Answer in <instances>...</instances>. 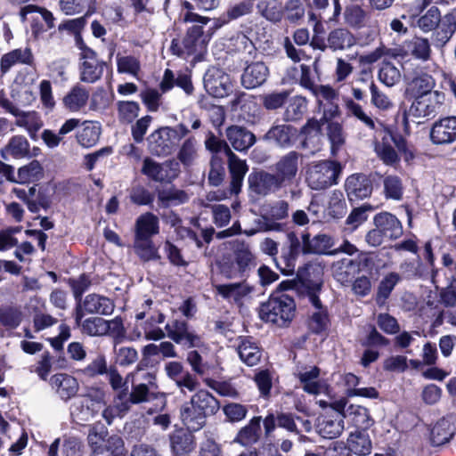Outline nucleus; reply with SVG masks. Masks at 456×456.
I'll list each match as a JSON object with an SVG mask.
<instances>
[{
    "label": "nucleus",
    "mask_w": 456,
    "mask_h": 456,
    "mask_svg": "<svg viewBox=\"0 0 456 456\" xmlns=\"http://www.w3.org/2000/svg\"><path fill=\"white\" fill-rule=\"evenodd\" d=\"M379 79L387 86H393L401 80V72L389 61L382 62L379 71Z\"/></svg>",
    "instance_id": "nucleus-58"
},
{
    "label": "nucleus",
    "mask_w": 456,
    "mask_h": 456,
    "mask_svg": "<svg viewBox=\"0 0 456 456\" xmlns=\"http://www.w3.org/2000/svg\"><path fill=\"white\" fill-rule=\"evenodd\" d=\"M80 124L77 118H69L61 126L58 133H54L50 129H45L42 133V140L49 148L57 147L65 136L74 131Z\"/></svg>",
    "instance_id": "nucleus-30"
},
{
    "label": "nucleus",
    "mask_w": 456,
    "mask_h": 456,
    "mask_svg": "<svg viewBox=\"0 0 456 456\" xmlns=\"http://www.w3.org/2000/svg\"><path fill=\"white\" fill-rule=\"evenodd\" d=\"M134 249L144 261L160 258L151 239H134Z\"/></svg>",
    "instance_id": "nucleus-61"
},
{
    "label": "nucleus",
    "mask_w": 456,
    "mask_h": 456,
    "mask_svg": "<svg viewBox=\"0 0 456 456\" xmlns=\"http://www.w3.org/2000/svg\"><path fill=\"white\" fill-rule=\"evenodd\" d=\"M159 218L151 212L140 216L135 222V239H151L159 233Z\"/></svg>",
    "instance_id": "nucleus-31"
},
{
    "label": "nucleus",
    "mask_w": 456,
    "mask_h": 456,
    "mask_svg": "<svg viewBox=\"0 0 456 456\" xmlns=\"http://www.w3.org/2000/svg\"><path fill=\"white\" fill-rule=\"evenodd\" d=\"M225 136L235 151H243L256 142L255 134L244 126L232 125L226 128Z\"/></svg>",
    "instance_id": "nucleus-15"
},
{
    "label": "nucleus",
    "mask_w": 456,
    "mask_h": 456,
    "mask_svg": "<svg viewBox=\"0 0 456 456\" xmlns=\"http://www.w3.org/2000/svg\"><path fill=\"white\" fill-rule=\"evenodd\" d=\"M301 158V153L291 151L275 163V175L283 187L290 185L296 179Z\"/></svg>",
    "instance_id": "nucleus-9"
},
{
    "label": "nucleus",
    "mask_w": 456,
    "mask_h": 456,
    "mask_svg": "<svg viewBox=\"0 0 456 456\" xmlns=\"http://www.w3.org/2000/svg\"><path fill=\"white\" fill-rule=\"evenodd\" d=\"M183 20L185 22H196L198 24L187 29L181 43L178 39H173L170 51L173 54L181 58H187L189 56L198 58L201 56L207 49L208 37L204 34L202 25L207 24L209 21V18L188 12L184 15Z\"/></svg>",
    "instance_id": "nucleus-1"
},
{
    "label": "nucleus",
    "mask_w": 456,
    "mask_h": 456,
    "mask_svg": "<svg viewBox=\"0 0 456 456\" xmlns=\"http://www.w3.org/2000/svg\"><path fill=\"white\" fill-rule=\"evenodd\" d=\"M297 130L291 125L274 124L265 134L263 139L277 147L286 149L291 147L297 139Z\"/></svg>",
    "instance_id": "nucleus-11"
},
{
    "label": "nucleus",
    "mask_w": 456,
    "mask_h": 456,
    "mask_svg": "<svg viewBox=\"0 0 456 456\" xmlns=\"http://www.w3.org/2000/svg\"><path fill=\"white\" fill-rule=\"evenodd\" d=\"M326 134L330 144V154L336 157L346 142V134L343 126L337 122H329L326 127Z\"/></svg>",
    "instance_id": "nucleus-35"
},
{
    "label": "nucleus",
    "mask_w": 456,
    "mask_h": 456,
    "mask_svg": "<svg viewBox=\"0 0 456 456\" xmlns=\"http://www.w3.org/2000/svg\"><path fill=\"white\" fill-rule=\"evenodd\" d=\"M435 144H447L456 140V117H447L436 121L430 131Z\"/></svg>",
    "instance_id": "nucleus-13"
},
{
    "label": "nucleus",
    "mask_w": 456,
    "mask_h": 456,
    "mask_svg": "<svg viewBox=\"0 0 456 456\" xmlns=\"http://www.w3.org/2000/svg\"><path fill=\"white\" fill-rule=\"evenodd\" d=\"M346 191L350 200L364 199L372 191L370 180L364 175H352L346 181Z\"/></svg>",
    "instance_id": "nucleus-23"
},
{
    "label": "nucleus",
    "mask_w": 456,
    "mask_h": 456,
    "mask_svg": "<svg viewBox=\"0 0 456 456\" xmlns=\"http://www.w3.org/2000/svg\"><path fill=\"white\" fill-rule=\"evenodd\" d=\"M400 279L398 273H390L381 280L376 297L377 304L383 305L385 303Z\"/></svg>",
    "instance_id": "nucleus-56"
},
{
    "label": "nucleus",
    "mask_w": 456,
    "mask_h": 456,
    "mask_svg": "<svg viewBox=\"0 0 456 456\" xmlns=\"http://www.w3.org/2000/svg\"><path fill=\"white\" fill-rule=\"evenodd\" d=\"M100 127L92 122H86L85 126L77 134V140L83 147L94 146L100 138Z\"/></svg>",
    "instance_id": "nucleus-54"
},
{
    "label": "nucleus",
    "mask_w": 456,
    "mask_h": 456,
    "mask_svg": "<svg viewBox=\"0 0 456 456\" xmlns=\"http://www.w3.org/2000/svg\"><path fill=\"white\" fill-rule=\"evenodd\" d=\"M198 158V144L194 137L187 138L180 147L177 159L184 167H191Z\"/></svg>",
    "instance_id": "nucleus-48"
},
{
    "label": "nucleus",
    "mask_w": 456,
    "mask_h": 456,
    "mask_svg": "<svg viewBox=\"0 0 456 456\" xmlns=\"http://www.w3.org/2000/svg\"><path fill=\"white\" fill-rule=\"evenodd\" d=\"M440 12L437 7H431L424 15L418 20V26L425 32L435 29L442 21Z\"/></svg>",
    "instance_id": "nucleus-62"
},
{
    "label": "nucleus",
    "mask_w": 456,
    "mask_h": 456,
    "mask_svg": "<svg viewBox=\"0 0 456 456\" xmlns=\"http://www.w3.org/2000/svg\"><path fill=\"white\" fill-rule=\"evenodd\" d=\"M227 159L231 175L230 191L231 193L238 194L248 167L246 161L240 159L233 151L229 153Z\"/></svg>",
    "instance_id": "nucleus-20"
},
{
    "label": "nucleus",
    "mask_w": 456,
    "mask_h": 456,
    "mask_svg": "<svg viewBox=\"0 0 456 456\" xmlns=\"http://www.w3.org/2000/svg\"><path fill=\"white\" fill-rule=\"evenodd\" d=\"M328 122V111L325 110L320 119L310 118L301 127V134L304 136L303 145L305 147H318L322 142V126Z\"/></svg>",
    "instance_id": "nucleus-16"
},
{
    "label": "nucleus",
    "mask_w": 456,
    "mask_h": 456,
    "mask_svg": "<svg viewBox=\"0 0 456 456\" xmlns=\"http://www.w3.org/2000/svg\"><path fill=\"white\" fill-rule=\"evenodd\" d=\"M89 92L80 86H75L64 97L63 104L70 111H78L86 105Z\"/></svg>",
    "instance_id": "nucleus-36"
},
{
    "label": "nucleus",
    "mask_w": 456,
    "mask_h": 456,
    "mask_svg": "<svg viewBox=\"0 0 456 456\" xmlns=\"http://www.w3.org/2000/svg\"><path fill=\"white\" fill-rule=\"evenodd\" d=\"M172 452H191L195 448V438L191 432L176 431L170 436Z\"/></svg>",
    "instance_id": "nucleus-42"
},
{
    "label": "nucleus",
    "mask_w": 456,
    "mask_h": 456,
    "mask_svg": "<svg viewBox=\"0 0 456 456\" xmlns=\"http://www.w3.org/2000/svg\"><path fill=\"white\" fill-rule=\"evenodd\" d=\"M52 385L56 388L58 395L63 400L75 396L79 386L77 380L66 373L55 374L51 379Z\"/></svg>",
    "instance_id": "nucleus-29"
},
{
    "label": "nucleus",
    "mask_w": 456,
    "mask_h": 456,
    "mask_svg": "<svg viewBox=\"0 0 456 456\" xmlns=\"http://www.w3.org/2000/svg\"><path fill=\"white\" fill-rule=\"evenodd\" d=\"M154 379L155 377L152 374L147 373L146 379L148 380L149 384H134L132 386L131 392L129 395H127L130 402H132L134 404H140L149 402L151 397L150 386L153 385L151 380Z\"/></svg>",
    "instance_id": "nucleus-51"
},
{
    "label": "nucleus",
    "mask_w": 456,
    "mask_h": 456,
    "mask_svg": "<svg viewBox=\"0 0 456 456\" xmlns=\"http://www.w3.org/2000/svg\"><path fill=\"white\" fill-rule=\"evenodd\" d=\"M456 427L452 417L442 418L431 429L430 440L436 446L448 443L455 434Z\"/></svg>",
    "instance_id": "nucleus-25"
},
{
    "label": "nucleus",
    "mask_w": 456,
    "mask_h": 456,
    "mask_svg": "<svg viewBox=\"0 0 456 456\" xmlns=\"http://www.w3.org/2000/svg\"><path fill=\"white\" fill-rule=\"evenodd\" d=\"M5 111L16 118L15 125L24 127L31 136L41 128L43 123L35 111H23L15 106L12 102H5Z\"/></svg>",
    "instance_id": "nucleus-12"
},
{
    "label": "nucleus",
    "mask_w": 456,
    "mask_h": 456,
    "mask_svg": "<svg viewBox=\"0 0 456 456\" xmlns=\"http://www.w3.org/2000/svg\"><path fill=\"white\" fill-rule=\"evenodd\" d=\"M83 305L89 314L108 315L111 314L114 310L113 302L110 298L98 294L87 295Z\"/></svg>",
    "instance_id": "nucleus-33"
},
{
    "label": "nucleus",
    "mask_w": 456,
    "mask_h": 456,
    "mask_svg": "<svg viewBox=\"0 0 456 456\" xmlns=\"http://www.w3.org/2000/svg\"><path fill=\"white\" fill-rule=\"evenodd\" d=\"M238 354L241 361L248 366L257 364L262 356L258 346L247 338L240 340L238 346Z\"/></svg>",
    "instance_id": "nucleus-39"
},
{
    "label": "nucleus",
    "mask_w": 456,
    "mask_h": 456,
    "mask_svg": "<svg viewBox=\"0 0 456 456\" xmlns=\"http://www.w3.org/2000/svg\"><path fill=\"white\" fill-rule=\"evenodd\" d=\"M256 9L262 17L273 23L280 22L283 16L282 6L275 0H260Z\"/></svg>",
    "instance_id": "nucleus-45"
},
{
    "label": "nucleus",
    "mask_w": 456,
    "mask_h": 456,
    "mask_svg": "<svg viewBox=\"0 0 456 456\" xmlns=\"http://www.w3.org/2000/svg\"><path fill=\"white\" fill-rule=\"evenodd\" d=\"M320 271L313 265H305L297 271V279L302 287L306 290L309 301L315 307L309 321V329L316 334L325 330L329 324V317L326 309L322 308L317 292L321 290L322 281L317 278Z\"/></svg>",
    "instance_id": "nucleus-3"
},
{
    "label": "nucleus",
    "mask_w": 456,
    "mask_h": 456,
    "mask_svg": "<svg viewBox=\"0 0 456 456\" xmlns=\"http://www.w3.org/2000/svg\"><path fill=\"white\" fill-rule=\"evenodd\" d=\"M165 330L170 339L186 348L200 347L203 345L201 338L191 330L184 321L175 320L167 324Z\"/></svg>",
    "instance_id": "nucleus-8"
},
{
    "label": "nucleus",
    "mask_w": 456,
    "mask_h": 456,
    "mask_svg": "<svg viewBox=\"0 0 456 456\" xmlns=\"http://www.w3.org/2000/svg\"><path fill=\"white\" fill-rule=\"evenodd\" d=\"M344 415L335 413L323 415L318 419L317 431L327 439H333L341 435L344 430Z\"/></svg>",
    "instance_id": "nucleus-21"
},
{
    "label": "nucleus",
    "mask_w": 456,
    "mask_h": 456,
    "mask_svg": "<svg viewBox=\"0 0 456 456\" xmlns=\"http://www.w3.org/2000/svg\"><path fill=\"white\" fill-rule=\"evenodd\" d=\"M260 422V417H254L248 425L240 430L234 442L245 446L256 443L258 439Z\"/></svg>",
    "instance_id": "nucleus-46"
},
{
    "label": "nucleus",
    "mask_w": 456,
    "mask_h": 456,
    "mask_svg": "<svg viewBox=\"0 0 456 456\" xmlns=\"http://www.w3.org/2000/svg\"><path fill=\"white\" fill-rule=\"evenodd\" d=\"M367 17V12L358 4L347 6L344 12L345 22L353 28L364 27Z\"/></svg>",
    "instance_id": "nucleus-52"
},
{
    "label": "nucleus",
    "mask_w": 456,
    "mask_h": 456,
    "mask_svg": "<svg viewBox=\"0 0 456 456\" xmlns=\"http://www.w3.org/2000/svg\"><path fill=\"white\" fill-rule=\"evenodd\" d=\"M105 62L93 61L90 62H82L80 67V79L86 83H94L102 75Z\"/></svg>",
    "instance_id": "nucleus-53"
},
{
    "label": "nucleus",
    "mask_w": 456,
    "mask_h": 456,
    "mask_svg": "<svg viewBox=\"0 0 456 456\" xmlns=\"http://www.w3.org/2000/svg\"><path fill=\"white\" fill-rule=\"evenodd\" d=\"M107 371L108 366L106 358L104 355L100 354L85 368L77 370V373L85 378L94 379L99 375L106 374Z\"/></svg>",
    "instance_id": "nucleus-55"
},
{
    "label": "nucleus",
    "mask_w": 456,
    "mask_h": 456,
    "mask_svg": "<svg viewBox=\"0 0 456 456\" xmlns=\"http://www.w3.org/2000/svg\"><path fill=\"white\" fill-rule=\"evenodd\" d=\"M444 101V94L438 91L415 95L411 106L409 109V116L422 118L435 117Z\"/></svg>",
    "instance_id": "nucleus-6"
},
{
    "label": "nucleus",
    "mask_w": 456,
    "mask_h": 456,
    "mask_svg": "<svg viewBox=\"0 0 456 456\" xmlns=\"http://www.w3.org/2000/svg\"><path fill=\"white\" fill-rule=\"evenodd\" d=\"M400 270L405 279H424L428 277V271L421 261L416 264L412 262H403L400 265Z\"/></svg>",
    "instance_id": "nucleus-60"
},
{
    "label": "nucleus",
    "mask_w": 456,
    "mask_h": 456,
    "mask_svg": "<svg viewBox=\"0 0 456 456\" xmlns=\"http://www.w3.org/2000/svg\"><path fill=\"white\" fill-rule=\"evenodd\" d=\"M268 74L269 69L264 62H252L244 69L241 84L248 89L256 88L266 81Z\"/></svg>",
    "instance_id": "nucleus-18"
},
{
    "label": "nucleus",
    "mask_w": 456,
    "mask_h": 456,
    "mask_svg": "<svg viewBox=\"0 0 456 456\" xmlns=\"http://www.w3.org/2000/svg\"><path fill=\"white\" fill-rule=\"evenodd\" d=\"M220 409V403L208 391H197L191 400L180 410L181 419L190 431H198L206 424L208 416L215 415Z\"/></svg>",
    "instance_id": "nucleus-2"
},
{
    "label": "nucleus",
    "mask_w": 456,
    "mask_h": 456,
    "mask_svg": "<svg viewBox=\"0 0 456 456\" xmlns=\"http://www.w3.org/2000/svg\"><path fill=\"white\" fill-rule=\"evenodd\" d=\"M356 45L354 35L346 28H336L327 37V46L332 52H343Z\"/></svg>",
    "instance_id": "nucleus-22"
},
{
    "label": "nucleus",
    "mask_w": 456,
    "mask_h": 456,
    "mask_svg": "<svg viewBox=\"0 0 456 456\" xmlns=\"http://www.w3.org/2000/svg\"><path fill=\"white\" fill-rule=\"evenodd\" d=\"M206 90L216 98H223L229 94L232 89V85L230 77L221 72L216 75H209L205 78Z\"/></svg>",
    "instance_id": "nucleus-26"
},
{
    "label": "nucleus",
    "mask_w": 456,
    "mask_h": 456,
    "mask_svg": "<svg viewBox=\"0 0 456 456\" xmlns=\"http://www.w3.org/2000/svg\"><path fill=\"white\" fill-rule=\"evenodd\" d=\"M288 91L271 92L260 95V101L264 108L268 110H277L284 105L289 98Z\"/></svg>",
    "instance_id": "nucleus-59"
},
{
    "label": "nucleus",
    "mask_w": 456,
    "mask_h": 456,
    "mask_svg": "<svg viewBox=\"0 0 456 456\" xmlns=\"http://www.w3.org/2000/svg\"><path fill=\"white\" fill-rule=\"evenodd\" d=\"M334 278L341 284L349 283L360 271L358 261L343 258L333 263L331 266Z\"/></svg>",
    "instance_id": "nucleus-28"
},
{
    "label": "nucleus",
    "mask_w": 456,
    "mask_h": 456,
    "mask_svg": "<svg viewBox=\"0 0 456 456\" xmlns=\"http://www.w3.org/2000/svg\"><path fill=\"white\" fill-rule=\"evenodd\" d=\"M215 289L223 298L232 300L235 304L241 305L242 299L248 297L254 291V287L246 281H242L215 285Z\"/></svg>",
    "instance_id": "nucleus-17"
},
{
    "label": "nucleus",
    "mask_w": 456,
    "mask_h": 456,
    "mask_svg": "<svg viewBox=\"0 0 456 456\" xmlns=\"http://www.w3.org/2000/svg\"><path fill=\"white\" fill-rule=\"evenodd\" d=\"M254 9V3L250 0H242L231 6L226 13L221 18L223 24L240 17L250 14Z\"/></svg>",
    "instance_id": "nucleus-57"
},
{
    "label": "nucleus",
    "mask_w": 456,
    "mask_h": 456,
    "mask_svg": "<svg viewBox=\"0 0 456 456\" xmlns=\"http://www.w3.org/2000/svg\"><path fill=\"white\" fill-rule=\"evenodd\" d=\"M435 29L433 42L437 47H444L456 31V12L444 15Z\"/></svg>",
    "instance_id": "nucleus-27"
},
{
    "label": "nucleus",
    "mask_w": 456,
    "mask_h": 456,
    "mask_svg": "<svg viewBox=\"0 0 456 456\" xmlns=\"http://www.w3.org/2000/svg\"><path fill=\"white\" fill-rule=\"evenodd\" d=\"M82 314L77 313L76 322L81 326L83 333L89 336H103L106 335V320L101 317H90L81 322Z\"/></svg>",
    "instance_id": "nucleus-43"
},
{
    "label": "nucleus",
    "mask_w": 456,
    "mask_h": 456,
    "mask_svg": "<svg viewBox=\"0 0 456 456\" xmlns=\"http://www.w3.org/2000/svg\"><path fill=\"white\" fill-rule=\"evenodd\" d=\"M176 135L177 131L168 126L156 130L149 138L151 151L158 156L168 155L174 146L172 138Z\"/></svg>",
    "instance_id": "nucleus-14"
},
{
    "label": "nucleus",
    "mask_w": 456,
    "mask_h": 456,
    "mask_svg": "<svg viewBox=\"0 0 456 456\" xmlns=\"http://www.w3.org/2000/svg\"><path fill=\"white\" fill-rule=\"evenodd\" d=\"M319 375L320 369L316 366L305 368L304 370L298 372V379L305 392L314 395L321 392L322 386L318 380Z\"/></svg>",
    "instance_id": "nucleus-41"
},
{
    "label": "nucleus",
    "mask_w": 456,
    "mask_h": 456,
    "mask_svg": "<svg viewBox=\"0 0 456 456\" xmlns=\"http://www.w3.org/2000/svg\"><path fill=\"white\" fill-rule=\"evenodd\" d=\"M286 238V243L283 245L281 251V263L276 261V265L281 272L290 273L293 272L296 260L302 251L303 244L301 245V241L293 232H288Z\"/></svg>",
    "instance_id": "nucleus-10"
},
{
    "label": "nucleus",
    "mask_w": 456,
    "mask_h": 456,
    "mask_svg": "<svg viewBox=\"0 0 456 456\" xmlns=\"http://www.w3.org/2000/svg\"><path fill=\"white\" fill-rule=\"evenodd\" d=\"M374 224L388 240H395L403 233V227L398 218L387 212L379 213L374 217Z\"/></svg>",
    "instance_id": "nucleus-24"
},
{
    "label": "nucleus",
    "mask_w": 456,
    "mask_h": 456,
    "mask_svg": "<svg viewBox=\"0 0 456 456\" xmlns=\"http://www.w3.org/2000/svg\"><path fill=\"white\" fill-rule=\"evenodd\" d=\"M406 52L421 61L430 58L431 49L428 39L414 37L405 44Z\"/></svg>",
    "instance_id": "nucleus-49"
},
{
    "label": "nucleus",
    "mask_w": 456,
    "mask_h": 456,
    "mask_svg": "<svg viewBox=\"0 0 456 456\" xmlns=\"http://www.w3.org/2000/svg\"><path fill=\"white\" fill-rule=\"evenodd\" d=\"M248 182L250 192L259 197L275 193L283 188L275 174L263 169L250 173Z\"/></svg>",
    "instance_id": "nucleus-7"
},
{
    "label": "nucleus",
    "mask_w": 456,
    "mask_h": 456,
    "mask_svg": "<svg viewBox=\"0 0 456 456\" xmlns=\"http://www.w3.org/2000/svg\"><path fill=\"white\" fill-rule=\"evenodd\" d=\"M305 254H330L333 246L332 238L325 233H320L311 238L310 233L304 232L301 236Z\"/></svg>",
    "instance_id": "nucleus-19"
},
{
    "label": "nucleus",
    "mask_w": 456,
    "mask_h": 456,
    "mask_svg": "<svg viewBox=\"0 0 456 456\" xmlns=\"http://www.w3.org/2000/svg\"><path fill=\"white\" fill-rule=\"evenodd\" d=\"M33 61V55L30 49H16L4 55L1 59V71L6 73L16 63L30 65Z\"/></svg>",
    "instance_id": "nucleus-38"
},
{
    "label": "nucleus",
    "mask_w": 456,
    "mask_h": 456,
    "mask_svg": "<svg viewBox=\"0 0 456 456\" xmlns=\"http://www.w3.org/2000/svg\"><path fill=\"white\" fill-rule=\"evenodd\" d=\"M296 305L288 295L272 296L259 307L260 318L280 327L287 325L294 317Z\"/></svg>",
    "instance_id": "nucleus-4"
},
{
    "label": "nucleus",
    "mask_w": 456,
    "mask_h": 456,
    "mask_svg": "<svg viewBox=\"0 0 456 456\" xmlns=\"http://www.w3.org/2000/svg\"><path fill=\"white\" fill-rule=\"evenodd\" d=\"M436 291L438 294L439 302L444 307L456 306V277L451 276L447 279L445 287L436 285Z\"/></svg>",
    "instance_id": "nucleus-50"
},
{
    "label": "nucleus",
    "mask_w": 456,
    "mask_h": 456,
    "mask_svg": "<svg viewBox=\"0 0 456 456\" xmlns=\"http://www.w3.org/2000/svg\"><path fill=\"white\" fill-rule=\"evenodd\" d=\"M347 442L349 451L358 456H365L371 452V441L364 430L352 433Z\"/></svg>",
    "instance_id": "nucleus-40"
},
{
    "label": "nucleus",
    "mask_w": 456,
    "mask_h": 456,
    "mask_svg": "<svg viewBox=\"0 0 456 456\" xmlns=\"http://www.w3.org/2000/svg\"><path fill=\"white\" fill-rule=\"evenodd\" d=\"M233 256L240 273H244L250 266L255 265V256L245 241L239 240L233 241Z\"/></svg>",
    "instance_id": "nucleus-32"
},
{
    "label": "nucleus",
    "mask_w": 456,
    "mask_h": 456,
    "mask_svg": "<svg viewBox=\"0 0 456 456\" xmlns=\"http://www.w3.org/2000/svg\"><path fill=\"white\" fill-rule=\"evenodd\" d=\"M343 415L344 417H350L354 425L362 430L369 428L373 423L369 411L360 405H349Z\"/></svg>",
    "instance_id": "nucleus-44"
},
{
    "label": "nucleus",
    "mask_w": 456,
    "mask_h": 456,
    "mask_svg": "<svg viewBox=\"0 0 456 456\" xmlns=\"http://www.w3.org/2000/svg\"><path fill=\"white\" fill-rule=\"evenodd\" d=\"M139 105L135 102H118V114L120 122L130 124L137 118Z\"/></svg>",
    "instance_id": "nucleus-64"
},
{
    "label": "nucleus",
    "mask_w": 456,
    "mask_h": 456,
    "mask_svg": "<svg viewBox=\"0 0 456 456\" xmlns=\"http://www.w3.org/2000/svg\"><path fill=\"white\" fill-rule=\"evenodd\" d=\"M29 143L28 140L21 135L12 136L7 145L1 151L4 159H7L6 155H10L15 159H20L29 156Z\"/></svg>",
    "instance_id": "nucleus-37"
},
{
    "label": "nucleus",
    "mask_w": 456,
    "mask_h": 456,
    "mask_svg": "<svg viewBox=\"0 0 456 456\" xmlns=\"http://www.w3.org/2000/svg\"><path fill=\"white\" fill-rule=\"evenodd\" d=\"M142 172L155 182H170L168 170L166 168L165 163H157L150 158L143 160Z\"/></svg>",
    "instance_id": "nucleus-47"
},
{
    "label": "nucleus",
    "mask_w": 456,
    "mask_h": 456,
    "mask_svg": "<svg viewBox=\"0 0 456 456\" xmlns=\"http://www.w3.org/2000/svg\"><path fill=\"white\" fill-rule=\"evenodd\" d=\"M117 65L118 71L119 73H127L134 77H137L141 69V64L139 60L132 55L120 56L119 54H118Z\"/></svg>",
    "instance_id": "nucleus-63"
},
{
    "label": "nucleus",
    "mask_w": 456,
    "mask_h": 456,
    "mask_svg": "<svg viewBox=\"0 0 456 456\" xmlns=\"http://www.w3.org/2000/svg\"><path fill=\"white\" fill-rule=\"evenodd\" d=\"M341 170L342 167L337 161L323 160L313 164L307 169L306 183L313 190H325L338 183Z\"/></svg>",
    "instance_id": "nucleus-5"
},
{
    "label": "nucleus",
    "mask_w": 456,
    "mask_h": 456,
    "mask_svg": "<svg viewBox=\"0 0 456 456\" xmlns=\"http://www.w3.org/2000/svg\"><path fill=\"white\" fill-rule=\"evenodd\" d=\"M157 196L159 206L162 208L178 206L189 200V194L175 186L158 190Z\"/></svg>",
    "instance_id": "nucleus-34"
}]
</instances>
